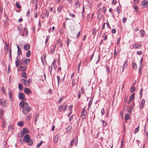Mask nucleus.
I'll list each match as a JSON object with an SVG mask.
<instances>
[{
  "label": "nucleus",
  "mask_w": 148,
  "mask_h": 148,
  "mask_svg": "<svg viewBox=\"0 0 148 148\" xmlns=\"http://www.w3.org/2000/svg\"><path fill=\"white\" fill-rule=\"evenodd\" d=\"M105 25H106L105 23H103L102 25V28H101L102 30H103V29H104V28H105Z\"/></svg>",
  "instance_id": "obj_62"
},
{
  "label": "nucleus",
  "mask_w": 148,
  "mask_h": 148,
  "mask_svg": "<svg viewBox=\"0 0 148 148\" xmlns=\"http://www.w3.org/2000/svg\"><path fill=\"white\" fill-rule=\"evenodd\" d=\"M14 128V127L13 125H10L8 127V129L10 130H12Z\"/></svg>",
  "instance_id": "obj_36"
},
{
  "label": "nucleus",
  "mask_w": 148,
  "mask_h": 148,
  "mask_svg": "<svg viewBox=\"0 0 148 148\" xmlns=\"http://www.w3.org/2000/svg\"><path fill=\"white\" fill-rule=\"evenodd\" d=\"M97 30L95 29V28H94L92 29V34L93 35L94 37H95V33L97 32Z\"/></svg>",
  "instance_id": "obj_22"
},
{
  "label": "nucleus",
  "mask_w": 148,
  "mask_h": 148,
  "mask_svg": "<svg viewBox=\"0 0 148 148\" xmlns=\"http://www.w3.org/2000/svg\"><path fill=\"white\" fill-rule=\"evenodd\" d=\"M49 38H50L49 36H48L47 37V38L46 39V40H45L46 44V43H47V42H48V41L49 40Z\"/></svg>",
  "instance_id": "obj_61"
},
{
  "label": "nucleus",
  "mask_w": 148,
  "mask_h": 148,
  "mask_svg": "<svg viewBox=\"0 0 148 148\" xmlns=\"http://www.w3.org/2000/svg\"><path fill=\"white\" fill-rule=\"evenodd\" d=\"M133 48L135 49L139 48L140 47V45L139 43H135L132 45Z\"/></svg>",
  "instance_id": "obj_10"
},
{
  "label": "nucleus",
  "mask_w": 148,
  "mask_h": 148,
  "mask_svg": "<svg viewBox=\"0 0 148 148\" xmlns=\"http://www.w3.org/2000/svg\"><path fill=\"white\" fill-rule=\"evenodd\" d=\"M139 126H138L136 128L135 130L134 131V133L135 134L137 133L139 131Z\"/></svg>",
  "instance_id": "obj_42"
},
{
  "label": "nucleus",
  "mask_w": 148,
  "mask_h": 148,
  "mask_svg": "<svg viewBox=\"0 0 148 148\" xmlns=\"http://www.w3.org/2000/svg\"><path fill=\"white\" fill-rule=\"evenodd\" d=\"M29 131L26 128H24L22 132L19 134H18V136L19 137H22L24 134L29 133Z\"/></svg>",
  "instance_id": "obj_2"
},
{
  "label": "nucleus",
  "mask_w": 148,
  "mask_h": 148,
  "mask_svg": "<svg viewBox=\"0 0 148 148\" xmlns=\"http://www.w3.org/2000/svg\"><path fill=\"white\" fill-rule=\"evenodd\" d=\"M31 114L28 115L26 117V119L27 121H29L30 119Z\"/></svg>",
  "instance_id": "obj_40"
},
{
  "label": "nucleus",
  "mask_w": 148,
  "mask_h": 148,
  "mask_svg": "<svg viewBox=\"0 0 148 148\" xmlns=\"http://www.w3.org/2000/svg\"><path fill=\"white\" fill-rule=\"evenodd\" d=\"M87 114V112L86 110L85 107H84L83 109L81 112V114L86 115Z\"/></svg>",
  "instance_id": "obj_14"
},
{
  "label": "nucleus",
  "mask_w": 148,
  "mask_h": 148,
  "mask_svg": "<svg viewBox=\"0 0 148 148\" xmlns=\"http://www.w3.org/2000/svg\"><path fill=\"white\" fill-rule=\"evenodd\" d=\"M16 6L18 8H21V5L18 2L16 3Z\"/></svg>",
  "instance_id": "obj_45"
},
{
  "label": "nucleus",
  "mask_w": 148,
  "mask_h": 148,
  "mask_svg": "<svg viewBox=\"0 0 148 148\" xmlns=\"http://www.w3.org/2000/svg\"><path fill=\"white\" fill-rule=\"evenodd\" d=\"M116 3V0H113L112 2V5H114Z\"/></svg>",
  "instance_id": "obj_60"
},
{
  "label": "nucleus",
  "mask_w": 148,
  "mask_h": 148,
  "mask_svg": "<svg viewBox=\"0 0 148 148\" xmlns=\"http://www.w3.org/2000/svg\"><path fill=\"white\" fill-rule=\"evenodd\" d=\"M78 80H79V77H78L77 78V82H75V79L74 78H73L72 79V87H74L78 82Z\"/></svg>",
  "instance_id": "obj_9"
},
{
  "label": "nucleus",
  "mask_w": 148,
  "mask_h": 148,
  "mask_svg": "<svg viewBox=\"0 0 148 148\" xmlns=\"http://www.w3.org/2000/svg\"><path fill=\"white\" fill-rule=\"evenodd\" d=\"M19 98L22 100H23L25 98L24 94L22 92H19L18 94Z\"/></svg>",
  "instance_id": "obj_6"
},
{
  "label": "nucleus",
  "mask_w": 148,
  "mask_h": 148,
  "mask_svg": "<svg viewBox=\"0 0 148 148\" xmlns=\"http://www.w3.org/2000/svg\"><path fill=\"white\" fill-rule=\"evenodd\" d=\"M18 88L19 89L21 90H23V86L21 84L19 83L18 84Z\"/></svg>",
  "instance_id": "obj_26"
},
{
  "label": "nucleus",
  "mask_w": 148,
  "mask_h": 148,
  "mask_svg": "<svg viewBox=\"0 0 148 148\" xmlns=\"http://www.w3.org/2000/svg\"><path fill=\"white\" fill-rule=\"evenodd\" d=\"M30 61L29 59H26L24 60V64H27L29 63Z\"/></svg>",
  "instance_id": "obj_19"
},
{
  "label": "nucleus",
  "mask_w": 148,
  "mask_h": 148,
  "mask_svg": "<svg viewBox=\"0 0 148 148\" xmlns=\"http://www.w3.org/2000/svg\"><path fill=\"white\" fill-rule=\"evenodd\" d=\"M17 55H22V51L20 49H18L17 51Z\"/></svg>",
  "instance_id": "obj_35"
},
{
  "label": "nucleus",
  "mask_w": 148,
  "mask_h": 148,
  "mask_svg": "<svg viewBox=\"0 0 148 148\" xmlns=\"http://www.w3.org/2000/svg\"><path fill=\"white\" fill-rule=\"evenodd\" d=\"M75 6L76 8L79 7V4L78 1H76L75 3Z\"/></svg>",
  "instance_id": "obj_43"
},
{
  "label": "nucleus",
  "mask_w": 148,
  "mask_h": 148,
  "mask_svg": "<svg viewBox=\"0 0 148 148\" xmlns=\"http://www.w3.org/2000/svg\"><path fill=\"white\" fill-rule=\"evenodd\" d=\"M145 101L144 99H142L140 105V109H142L144 107L145 104Z\"/></svg>",
  "instance_id": "obj_7"
},
{
  "label": "nucleus",
  "mask_w": 148,
  "mask_h": 148,
  "mask_svg": "<svg viewBox=\"0 0 148 148\" xmlns=\"http://www.w3.org/2000/svg\"><path fill=\"white\" fill-rule=\"evenodd\" d=\"M21 75L23 77L26 78H27V76L26 73L25 72H23L21 73Z\"/></svg>",
  "instance_id": "obj_30"
},
{
  "label": "nucleus",
  "mask_w": 148,
  "mask_h": 148,
  "mask_svg": "<svg viewBox=\"0 0 148 148\" xmlns=\"http://www.w3.org/2000/svg\"><path fill=\"white\" fill-rule=\"evenodd\" d=\"M63 106L62 105H61L59 107L58 110L60 111H62L63 110Z\"/></svg>",
  "instance_id": "obj_44"
},
{
  "label": "nucleus",
  "mask_w": 148,
  "mask_h": 148,
  "mask_svg": "<svg viewBox=\"0 0 148 148\" xmlns=\"http://www.w3.org/2000/svg\"><path fill=\"white\" fill-rule=\"evenodd\" d=\"M31 110V108L29 106L27 107V108H24L23 109L22 111L23 114L25 115H27Z\"/></svg>",
  "instance_id": "obj_3"
},
{
  "label": "nucleus",
  "mask_w": 148,
  "mask_h": 148,
  "mask_svg": "<svg viewBox=\"0 0 148 148\" xmlns=\"http://www.w3.org/2000/svg\"><path fill=\"white\" fill-rule=\"evenodd\" d=\"M142 66H140L139 70H138V72L139 73V74H141L142 73Z\"/></svg>",
  "instance_id": "obj_37"
},
{
  "label": "nucleus",
  "mask_w": 148,
  "mask_h": 148,
  "mask_svg": "<svg viewBox=\"0 0 148 148\" xmlns=\"http://www.w3.org/2000/svg\"><path fill=\"white\" fill-rule=\"evenodd\" d=\"M102 124L103 126H105L107 125V123L104 120H102Z\"/></svg>",
  "instance_id": "obj_48"
},
{
  "label": "nucleus",
  "mask_w": 148,
  "mask_h": 148,
  "mask_svg": "<svg viewBox=\"0 0 148 148\" xmlns=\"http://www.w3.org/2000/svg\"><path fill=\"white\" fill-rule=\"evenodd\" d=\"M18 125L22 127L23 125V121L19 122L17 123Z\"/></svg>",
  "instance_id": "obj_32"
},
{
  "label": "nucleus",
  "mask_w": 148,
  "mask_h": 148,
  "mask_svg": "<svg viewBox=\"0 0 148 148\" xmlns=\"http://www.w3.org/2000/svg\"><path fill=\"white\" fill-rule=\"evenodd\" d=\"M81 62H82V61L81 60L80 62L78 64V65L77 70H78V73L79 72V71L80 70V67L81 64Z\"/></svg>",
  "instance_id": "obj_33"
},
{
  "label": "nucleus",
  "mask_w": 148,
  "mask_h": 148,
  "mask_svg": "<svg viewBox=\"0 0 148 148\" xmlns=\"http://www.w3.org/2000/svg\"><path fill=\"white\" fill-rule=\"evenodd\" d=\"M135 87L134 86L130 88V92L132 93L135 90Z\"/></svg>",
  "instance_id": "obj_34"
},
{
  "label": "nucleus",
  "mask_w": 148,
  "mask_h": 148,
  "mask_svg": "<svg viewBox=\"0 0 148 148\" xmlns=\"http://www.w3.org/2000/svg\"><path fill=\"white\" fill-rule=\"evenodd\" d=\"M29 107L28 104L27 103H25L24 102V108H27V107Z\"/></svg>",
  "instance_id": "obj_49"
},
{
  "label": "nucleus",
  "mask_w": 148,
  "mask_h": 148,
  "mask_svg": "<svg viewBox=\"0 0 148 148\" xmlns=\"http://www.w3.org/2000/svg\"><path fill=\"white\" fill-rule=\"evenodd\" d=\"M11 50L10 49V52H9V58L10 60H11L12 58V55L11 53Z\"/></svg>",
  "instance_id": "obj_59"
},
{
  "label": "nucleus",
  "mask_w": 148,
  "mask_h": 148,
  "mask_svg": "<svg viewBox=\"0 0 148 148\" xmlns=\"http://www.w3.org/2000/svg\"><path fill=\"white\" fill-rule=\"evenodd\" d=\"M18 31L20 33H21L22 31V28L20 27H18Z\"/></svg>",
  "instance_id": "obj_52"
},
{
  "label": "nucleus",
  "mask_w": 148,
  "mask_h": 148,
  "mask_svg": "<svg viewBox=\"0 0 148 148\" xmlns=\"http://www.w3.org/2000/svg\"><path fill=\"white\" fill-rule=\"evenodd\" d=\"M9 96L10 101H13V97H12V95L11 93V91H9Z\"/></svg>",
  "instance_id": "obj_16"
},
{
  "label": "nucleus",
  "mask_w": 148,
  "mask_h": 148,
  "mask_svg": "<svg viewBox=\"0 0 148 148\" xmlns=\"http://www.w3.org/2000/svg\"><path fill=\"white\" fill-rule=\"evenodd\" d=\"M62 8V6L59 7L57 9L58 11L59 12H60Z\"/></svg>",
  "instance_id": "obj_47"
},
{
  "label": "nucleus",
  "mask_w": 148,
  "mask_h": 148,
  "mask_svg": "<svg viewBox=\"0 0 148 148\" xmlns=\"http://www.w3.org/2000/svg\"><path fill=\"white\" fill-rule=\"evenodd\" d=\"M27 69V67L26 66H20L18 70L20 71H24Z\"/></svg>",
  "instance_id": "obj_15"
},
{
  "label": "nucleus",
  "mask_w": 148,
  "mask_h": 148,
  "mask_svg": "<svg viewBox=\"0 0 148 148\" xmlns=\"http://www.w3.org/2000/svg\"><path fill=\"white\" fill-rule=\"evenodd\" d=\"M117 13L119 14L120 12V8L119 7H118L117 8Z\"/></svg>",
  "instance_id": "obj_64"
},
{
  "label": "nucleus",
  "mask_w": 148,
  "mask_h": 148,
  "mask_svg": "<svg viewBox=\"0 0 148 148\" xmlns=\"http://www.w3.org/2000/svg\"><path fill=\"white\" fill-rule=\"evenodd\" d=\"M52 66H53L54 69H56V67H57V66L55 64L54 60L53 62L52 63Z\"/></svg>",
  "instance_id": "obj_39"
},
{
  "label": "nucleus",
  "mask_w": 148,
  "mask_h": 148,
  "mask_svg": "<svg viewBox=\"0 0 148 148\" xmlns=\"http://www.w3.org/2000/svg\"><path fill=\"white\" fill-rule=\"evenodd\" d=\"M148 4V2L144 0L141 2V4L143 6L146 5Z\"/></svg>",
  "instance_id": "obj_25"
},
{
  "label": "nucleus",
  "mask_w": 148,
  "mask_h": 148,
  "mask_svg": "<svg viewBox=\"0 0 148 148\" xmlns=\"http://www.w3.org/2000/svg\"><path fill=\"white\" fill-rule=\"evenodd\" d=\"M130 118L129 114H126L125 116V121H127Z\"/></svg>",
  "instance_id": "obj_31"
},
{
  "label": "nucleus",
  "mask_w": 148,
  "mask_h": 148,
  "mask_svg": "<svg viewBox=\"0 0 148 148\" xmlns=\"http://www.w3.org/2000/svg\"><path fill=\"white\" fill-rule=\"evenodd\" d=\"M57 80H58V83L59 84L60 82V76H57Z\"/></svg>",
  "instance_id": "obj_50"
},
{
  "label": "nucleus",
  "mask_w": 148,
  "mask_h": 148,
  "mask_svg": "<svg viewBox=\"0 0 148 148\" xmlns=\"http://www.w3.org/2000/svg\"><path fill=\"white\" fill-rule=\"evenodd\" d=\"M116 49H114V58H115L116 56Z\"/></svg>",
  "instance_id": "obj_58"
},
{
  "label": "nucleus",
  "mask_w": 148,
  "mask_h": 148,
  "mask_svg": "<svg viewBox=\"0 0 148 148\" xmlns=\"http://www.w3.org/2000/svg\"><path fill=\"white\" fill-rule=\"evenodd\" d=\"M143 88H141L140 90V92L139 93L140 98L141 99L142 97V95H143Z\"/></svg>",
  "instance_id": "obj_27"
},
{
  "label": "nucleus",
  "mask_w": 148,
  "mask_h": 148,
  "mask_svg": "<svg viewBox=\"0 0 148 148\" xmlns=\"http://www.w3.org/2000/svg\"><path fill=\"white\" fill-rule=\"evenodd\" d=\"M24 101H21L19 104V106L20 107H21L23 109L24 108Z\"/></svg>",
  "instance_id": "obj_18"
},
{
  "label": "nucleus",
  "mask_w": 148,
  "mask_h": 148,
  "mask_svg": "<svg viewBox=\"0 0 148 148\" xmlns=\"http://www.w3.org/2000/svg\"><path fill=\"white\" fill-rule=\"evenodd\" d=\"M92 99H91L90 100V101H89V103L88 104V109L89 110L90 109V108L92 104Z\"/></svg>",
  "instance_id": "obj_17"
},
{
  "label": "nucleus",
  "mask_w": 148,
  "mask_h": 148,
  "mask_svg": "<svg viewBox=\"0 0 148 148\" xmlns=\"http://www.w3.org/2000/svg\"><path fill=\"white\" fill-rule=\"evenodd\" d=\"M49 72L50 73L52 72V66H49Z\"/></svg>",
  "instance_id": "obj_54"
},
{
  "label": "nucleus",
  "mask_w": 148,
  "mask_h": 148,
  "mask_svg": "<svg viewBox=\"0 0 148 148\" xmlns=\"http://www.w3.org/2000/svg\"><path fill=\"white\" fill-rule=\"evenodd\" d=\"M30 47V45L29 44H27L24 46V49L25 50H27L29 49Z\"/></svg>",
  "instance_id": "obj_12"
},
{
  "label": "nucleus",
  "mask_w": 148,
  "mask_h": 148,
  "mask_svg": "<svg viewBox=\"0 0 148 148\" xmlns=\"http://www.w3.org/2000/svg\"><path fill=\"white\" fill-rule=\"evenodd\" d=\"M140 32L141 33V36L143 37L145 35V32L143 29H142L140 30Z\"/></svg>",
  "instance_id": "obj_23"
},
{
  "label": "nucleus",
  "mask_w": 148,
  "mask_h": 148,
  "mask_svg": "<svg viewBox=\"0 0 148 148\" xmlns=\"http://www.w3.org/2000/svg\"><path fill=\"white\" fill-rule=\"evenodd\" d=\"M134 94H132V95L130 96V101H131L134 99Z\"/></svg>",
  "instance_id": "obj_29"
},
{
  "label": "nucleus",
  "mask_w": 148,
  "mask_h": 148,
  "mask_svg": "<svg viewBox=\"0 0 148 148\" xmlns=\"http://www.w3.org/2000/svg\"><path fill=\"white\" fill-rule=\"evenodd\" d=\"M21 64H24V60L22 59L20 61Z\"/></svg>",
  "instance_id": "obj_56"
},
{
  "label": "nucleus",
  "mask_w": 148,
  "mask_h": 148,
  "mask_svg": "<svg viewBox=\"0 0 148 148\" xmlns=\"http://www.w3.org/2000/svg\"><path fill=\"white\" fill-rule=\"evenodd\" d=\"M43 142L42 141H41L39 143H38L36 146V147L37 148L39 147L42 145Z\"/></svg>",
  "instance_id": "obj_41"
},
{
  "label": "nucleus",
  "mask_w": 148,
  "mask_h": 148,
  "mask_svg": "<svg viewBox=\"0 0 148 148\" xmlns=\"http://www.w3.org/2000/svg\"><path fill=\"white\" fill-rule=\"evenodd\" d=\"M72 127L71 126H68L67 128L66 132L67 133L70 132L72 129Z\"/></svg>",
  "instance_id": "obj_20"
},
{
  "label": "nucleus",
  "mask_w": 148,
  "mask_h": 148,
  "mask_svg": "<svg viewBox=\"0 0 148 148\" xmlns=\"http://www.w3.org/2000/svg\"><path fill=\"white\" fill-rule=\"evenodd\" d=\"M15 64L16 67L18 66L19 65L21 64L20 60H16L15 61Z\"/></svg>",
  "instance_id": "obj_24"
},
{
  "label": "nucleus",
  "mask_w": 148,
  "mask_h": 148,
  "mask_svg": "<svg viewBox=\"0 0 148 148\" xmlns=\"http://www.w3.org/2000/svg\"><path fill=\"white\" fill-rule=\"evenodd\" d=\"M132 68L133 69H134L136 70L137 68V66L136 62H132Z\"/></svg>",
  "instance_id": "obj_11"
},
{
  "label": "nucleus",
  "mask_w": 148,
  "mask_h": 148,
  "mask_svg": "<svg viewBox=\"0 0 148 148\" xmlns=\"http://www.w3.org/2000/svg\"><path fill=\"white\" fill-rule=\"evenodd\" d=\"M0 105L1 106L3 107H6L7 106L6 101L3 99H0Z\"/></svg>",
  "instance_id": "obj_4"
},
{
  "label": "nucleus",
  "mask_w": 148,
  "mask_h": 148,
  "mask_svg": "<svg viewBox=\"0 0 148 148\" xmlns=\"http://www.w3.org/2000/svg\"><path fill=\"white\" fill-rule=\"evenodd\" d=\"M75 141V140L74 139H73L71 140L70 143V145L71 147L73 146Z\"/></svg>",
  "instance_id": "obj_46"
},
{
  "label": "nucleus",
  "mask_w": 148,
  "mask_h": 148,
  "mask_svg": "<svg viewBox=\"0 0 148 148\" xmlns=\"http://www.w3.org/2000/svg\"><path fill=\"white\" fill-rule=\"evenodd\" d=\"M6 121L5 120H3L2 122V126L3 127H5V126Z\"/></svg>",
  "instance_id": "obj_38"
},
{
  "label": "nucleus",
  "mask_w": 148,
  "mask_h": 148,
  "mask_svg": "<svg viewBox=\"0 0 148 148\" xmlns=\"http://www.w3.org/2000/svg\"><path fill=\"white\" fill-rule=\"evenodd\" d=\"M31 92L30 90L27 88H25L24 89V92L27 95H29L30 93Z\"/></svg>",
  "instance_id": "obj_8"
},
{
  "label": "nucleus",
  "mask_w": 148,
  "mask_h": 148,
  "mask_svg": "<svg viewBox=\"0 0 148 148\" xmlns=\"http://www.w3.org/2000/svg\"><path fill=\"white\" fill-rule=\"evenodd\" d=\"M30 11L29 9H28L27 12L26 16H29L30 15Z\"/></svg>",
  "instance_id": "obj_53"
},
{
  "label": "nucleus",
  "mask_w": 148,
  "mask_h": 148,
  "mask_svg": "<svg viewBox=\"0 0 148 148\" xmlns=\"http://www.w3.org/2000/svg\"><path fill=\"white\" fill-rule=\"evenodd\" d=\"M21 82L27 86H29L30 84V82L29 80H25L24 79H21Z\"/></svg>",
  "instance_id": "obj_5"
},
{
  "label": "nucleus",
  "mask_w": 148,
  "mask_h": 148,
  "mask_svg": "<svg viewBox=\"0 0 148 148\" xmlns=\"http://www.w3.org/2000/svg\"><path fill=\"white\" fill-rule=\"evenodd\" d=\"M106 67L108 73H109L110 72V69L108 65H107L106 66Z\"/></svg>",
  "instance_id": "obj_55"
},
{
  "label": "nucleus",
  "mask_w": 148,
  "mask_h": 148,
  "mask_svg": "<svg viewBox=\"0 0 148 148\" xmlns=\"http://www.w3.org/2000/svg\"><path fill=\"white\" fill-rule=\"evenodd\" d=\"M31 54V51L30 50H28L26 53V57L27 58L29 57Z\"/></svg>",
  "instance_id": "obj_21"
},
{
  "label": "nucleus",
  "mask_w": 148,
  "mask_h": 148,
  "mask_svg": "<svg viewBox=\"0 0 148 148\" xmlns=\"http://www.w3.org/2000/svg\"><path fill=\"white\" fill-rule=\"evenodd\" d=\"M133 8L134 9L135 11L137 12L138 10V7L135 4H134Z\"/></svg>",
  "instance_id": "obj_28"
},
{
  "label": "nucleus",
  "mask_w": 148,
  "mask_h": 148,
  "mask_svg": "<svg viewBox=\"0 0 148 148\" xmlns=\"http://www.w3.org/2000/svg\"><path fill=\"white\" fill-rule=\"evenodd\" d=\"M101 114L102 115H103L105 113V111L104 110L103 108L102 109L101 111Z\"/></svg>",
  "instance_id": "obj_57"
},
{
  "label": "nucleus",
  "mask_w": 148,
  "mask_h": 148,
  "mask_svg": "<svg viewBox=\"0 0 148 148\" xmlns=\"http://www.w3.org/2000/svg\"><path fill=\"white\" fill-rule=\"evenodd\" d=\"M75 140H76V142L75 143V146H77V142H78V138L77 137H76L75 138Z\"/></svg>",
  "instance_id": "obj_51"
},
{
  "label": "nucleus",
  "mask_w": 148,
  "mask_h": 148,
  "mask_svg": "<svg viewBox=\"0 0 148 148\" xmlns=\"http://www.w3.org/2000/svg\"><path fill=\"white\" fill-rule=\"evenodd\" d=\"M106 26L108 28L111 29L109 25V24L108 21H107V23H106Z\"/></svg>",
  "instance_id": "obj_63"
},
{
  "label": "nucleus",
  "mask_w": 148,
  "mask_h": 148,
  "mask_svg": "<svg viewBox=\"0 0 148 148\" xmlns=\"http://www.w3.org/2000/svg\"><path fill=\"white\" fill-rule=\"evenodd\" d=\"M59 134H56L55 137L54 139V143H57L58 140V138H59Z\"/></svg>",
  "instance_id": "obj_13"
},
{
  "label": "nucleus",
  "mask_w": 148,
  "mask_h": 148,
  "mask_svg": "<svg viewBox=\"0 0 148 148\" xmlns=\"http://www.w3.org/2000/svg\"><path fill=\"white\" fill-rule=\"evenodd\" d=\"M24 141L26 143H28L29 145H32L33 143V140L30 139V136L29 134H26L24 137Z\"/></svg>",
  "instance_id": "obj_1"
}]
</instances>
